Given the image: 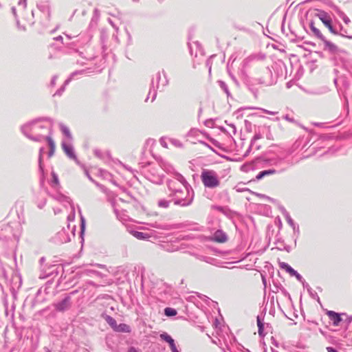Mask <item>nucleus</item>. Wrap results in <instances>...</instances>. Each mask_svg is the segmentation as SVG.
<instances>
[{
	"label": "nucleus",
	"mask_w": 352,
	"mask_h": 352,
	"mask_svg": "<svg viewBox=\"0 0 352 352\" xmlns=\"http://www.w3.org/2000/svg\"><path fill=\"white\" fill-rule=\"evenodd\" d=\"M201 179L206 187L212 188L219 185V180L217 175L212 170H203L201 175Z\"/></svg>",
	"instance_id": "1"
},
{
	"label": "nucleus",
	"mask_w": 352,
	"mask_h": 352,
	"mask_svg": "<svg viewBox=\"0 0 352 352\" xmlns=\"http://www.w3.org/2000/svg\"><path fill=\"white\" fill-rule=\"evenodd\" d=\"M309 26L315 36L321 39L324 42L325 49H327L331 52H336L337 50L336 45L325 39L324 36L321 33V32L315 26L314 22L311 21L310 23Z\"/></svg>",
	"instance_id": "2"
},
{
	"label": "nucleus",
	"mask_w": 352,
	"mask_h": 352,
	"mask_svg": "<svg viewBox=\"0 0 352 352\" xmlns=\"http://www.w3.org/2000/svg\"><path fill=\"white\" fill-rule=\"evenodd\" d=\"M317 16L323 23V24L329 29L330 32H331L333 34H337V32L335 30V29L333 28L331 25L332 21L330 16H329L326 12L320 11L319 13L317 14Z\"/></svg>",
	"instance_id": "3"
},
{
	"label": "nucleus",
	"mask_w": 352,
	"mask_h": 352,
	"mask_svg": "<svg viewBox=\"0 0 352 352\" xmlns=\"http://www.w3.org/2000/svg\"><path fill=\"white\" fill-rule=\"evenodd\" d=\"M212 240L217 243H225L228 241V237L225 232L217 230L214 232Z\"/></svg>",
	"instance_id": "4"
},
{
	"label": "nucleus",
	"mask_w": 352,
	"mask_h": 352,
	"mask_svg": "<svg viewBox=\"0 0 352 352\" xmlns=\"http://www.w3.org/2000/svg\"><path fill=\"white\" fill-rule=\"evenodd\" d=\"M327 315L334 326H338L342 320L340 315L333 311H328Z\"/></svg>",
	"instance_id": "5"
},
{
	"label": "nucleus",
	"mask_w": 352,
	"mask_h": 352,
	"mask_svg": "<svg viewBox=\"0 0 352 352\" xmlns=\"http://www.w3.org/2000/svg\"><path fill=\"white\" fill-rule=\"evenodd\" d=\"M279 266L281 269L285 270L291 276H295L298 279L300 278V276L298 274L290 265L287 263L281 262L279 263Z\"/></svg>",
	"instance_id": "6"
},
{
	"label": "nucleus",
	"mask_w": 352,
	"mask_h": 352,
	"mask_svg": "<svg viewBox=\"0 0 352 352\" xmlns=\"http://www.w3.org/2000/svg\"><path fill=\"white\" fill-rule=\"evenodd\" d=\"M61 146L63 151L69 158L72 160H76V156L71 146L67 145L65 143H63Z\"/></svg>",
	"instance_id": "7"
},
{
	"label": "nucleus",
	"mask_w": 352,
	"mask_h": 352,
	"mask_svg": "<svg viewBox=\"0 0 352 352\" xmlns=\"http://www.w3.org/2000/svg\"><path fill=\"white\" fill-rule=\"evenodd\" d=\"M160 338L169 344L170 349L176 346L174 340L166 333L160 334Z\"/></svg>",
	"instance_id": "8"
},
{
	"label": "nucleus",
	"mask_w": 352,
	"mask_h": 352,
	"mask_svg": "<svg viewBox=\"0 0 352 352\" xmlns=\"http://www.w3.org/2000/svg\"><path fill=\"white\" fill-rule=\"evenodd\" d=\"M47 141L49 146H50L49 157H51L54 154L55 149H56V145H55L54 140L50 137L47 138Z\"/></svg>",
	"instance_id": "9"
},
{
	"label": "nucleus",
	"mask_w": 352,
	"mask_h": 352,
	"mask_svg": "<svg viewBox=\"0 0 352 352\" xmlns=\"http://www.w3.org/2000/svg\"><path fill=\"white\" fill-rule=\"evenodd\" d=\"M116 331L129 333L131 331V327L126 324H124V323L120 324H118Z\"/></svg>",
	"instance_id": "10"
},
{
	"label": "nucleus",
	"mask_w": 352,
	"mask_h": 352,
	"mask_svg": "<svg viewBox=\"0 0 352 352\" xmlns=\"http://www.w3.org/2000/svg\"><path fill=\"white\" fill-rule=\"evenodd\" d=\"M276 173L275 170H266L260 172L256 177V178L259 180L261 179L263 177L267 175H272Z\"/></svg>",
	"instance_id": "11"
},
{
	"label": "nucleus",
	"mask_w": 352,
	"mask_h": 352,
	"mask_svg": "<svg viewBox=\"0 0 352 352\" xmlns=\"http://www.w3.org/2000/svg\"><path fill=\"white\" fill-rule=\"evenodd\" d=\"M56 309L58 311H63L68 307V300L65 299L61 302L58 303L56 305Z\"/></svg>",
	"instance_id": "12"
},
{
	"label": "nucleus",
	"mask_w": 352,
	"mask_h": 352,
	"mask_svg": "<svg viewBox=\"0 0 352 352\" xmlns=\"http://www.w3.org/2000/svg\"><path fill=\"white\" fill-rule=\"evenodd\" d=\"M106 321L111 327V328L114 331H116V328L118 327V324H117V322H116V320L114 318H113L112 317H111V316H107L106 318Z\"/></svg>",
	"instance_id": "13"
},
{
	"label": "nucleus",
	"mask_w": 352,
	"mask_h": 352,
	"mask_svg": "<svg viewBox=\"0 0 352 352\" xmlns=\"http://www.w3.org/2000/svg\"><path fill=\"white\" fill-rule=\"evenodd\" d=\"M164 314L167 316H175L177 314V311L170 307H166L164 309Z\"/></svg>",
	"instance_id": "14"
},
{
	"label": "nucleus",
	"mask_w": 352,
	"mask_h": 352,
	"mask_svg": "<svg viewBox=\"0 0 352 352\" xmlns=\"http://www.w3.org/2000/svg\"><path fill=\"white\" fill-rule=\"evenodd\" d=\"M257 325L258 327V334L261 336L263 334V324L258 318H257Z\"/></svg>",
	"instance_id": "15"
},
{
	"label": "nucleus",
	"mask_w": 352,
	"mask_h": 352,
	"mask_svg": "<svg viewBox=\"0 0 352 352\" xmlns=\"http://www.w3.org/2000/svg\"><path fill=\"white\" fill-rule=\"evenodd\" d=\"M62 131L68 138L71 137V133L68 128L65 126L62 127Z\"/></svg>",
	"instance_id": "16"
},
{
	"label": "nucleus",
	"mask_w": 352,
	"mask_h": 352,
	"mask_svg": "<svg viewBox=\"0 0 352 352\" xmlns=\"http://www.w3.org/2000/svg\"><path fill=\"white\" fill-rule=\"evenodd\" d=\"M326 349L327 352H338L336 349L331 346L327 347Z\"/></svg>",
	"instance_id": "17"
},
{
	"label": "nucleus",
	"mask_w": 352,
	"mask_h": 352,
	"mask_svg": "<svg viewBox=\"0 0 352 352\" xmlns=\"http://www.w3.org/2000/svg\"><path fill=\"white\" fill-rule=\"evenodd\" d=\"M129 352H138V351L134 347H131L129 349Z\"/></svg>",
	"instance_id": "18"
},
{
	"label": "nucleus",
	"mask_w": 352,
	"mask_h": 352,
	"mask_svg": "<svg viewBox=\"0 0 352 352\" xmlns=\"http://www.w3.org/2000/svg\"><path fill=\"white\" fill-rule=\"evenodd\" d=\"M171 351L172 352H179L176 346L171 349Z\"/></svg>",
	"instance_id": "19"
},
{
	"label": "nucleus",
	"mask_w": 352,
	"mask_h": 352,
	"mask_svg": "<svg viewBox=\"0 0 352 352\" xmlns=\"http://www.w3.org/2000/svg\"><path fill=\"white\" fill-rule=\"evenodd\" d=\"M55 39H56V40H63V37L60 36H58L57 38H55Z\"/></svg>",
	"instance_id": "20"
},
{
	"label": "nucleus",
	"mask_w": 352,
	"mask_h": 352,
	"mask_svg": "<svg viewBox=\"0 0 352 352\" xmlns=\"http://www.w3.org/2000/svg\"><path fill=\"white\" fill-rule=\"evenodd\" d=\"M142 234V232H139L138 236H141Z\"/></svg>",
	"instance_id": "21"
},
{
	"label": "nucleus",
	"mask_w": 352,
	"mask_h": 352,
	"mask_svg": "<svg viewBox=\"0 0 352 352\" xmlns=\"http://www.w3.org/2000/svg\"><path fill=\"white\" fill-rule=\"evenodd\" d=\"M142 234V232H139L138 236H141Z\"/></svg>",
	"instance_id": "22"
},
{
	"label": "nucleus",
	"mask_w": 352,
	"mask_h": 352,
	"mask_svg": "<svg viewBox=\"0 0 352 352\" xmlns=\"http://www.w3.org/2000/svg\"><path fill=\"white\" fill-rule=\"evenodd\" d=\"M267 199H269V200H271V201L272 200V199L271 198H270V197H267Z\"/></svg>",
	"instance_id": "23"
}]
</instances>
